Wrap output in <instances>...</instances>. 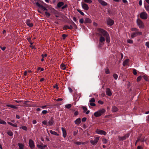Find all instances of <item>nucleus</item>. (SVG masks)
Masks as SVG:
<instances>
[{"mask_svg": "<svg viewBox=\"0 0 149 149\" xmlns=\"http://www.w3.org/2000/svg\"><path fill=\"white\" fill-rule=\"evenodd\" d=\"M97 30L98 32L97 34L98 36H104L108 33L106 31L102 29L97 28Z\"/></svg>", "mask_w": 149, "mask_h": 149, "instance_id": "f257e3e1", "label": "nucleus"}, {"mask_svg": "<svg viewBox=\"0 0 149 149\" xmlns=\"http://www.w3.org/2000/svg\"><path fill=\"white\" fill-rule=\"evenodd\" d=\"M104 37L102 36H100L99 40V43L98 45V47H101L104 44L105 41V38Z\"/></svg>", "mask_w": 149, "mask_h": 149, "instance_id": "f03ea898", "label": "nucleus"}, {"mask_svg": "<svg viewBox=\"0 0 149 149\" xmlns=\"http://www.w3.org/2000/svg\"><path fill=\"white\" fill-rule=\"evenodd\" d=\"M99 138L100 137L99 136L95 137L94 138V140H91L90 141V142L93 145H94L96 144L98 142L99 140Z\"/></svg>", "mask_w": 149, "mask_h": 149, "instance_id": "7ed1b4c3", "label": "nucleus"}, {"mask_svg": "<svg viewBox=\"0 0 149 149\" xmlns=\"http://www.w3.org/2000/svg\"><path fill=\"white\" fill-rule=\"evenodd\" d=\"M140 17L141 19H146L148 18V15L145 12H143L140 14Z\"/></svg>", "mask_w": 149, "mask_h": 149, "instance_id": "20e7f679", "label": "nucleus"}, {"mask_svg": "<svg viewBox=\"0 0 149 149\" xmlns=\"http://www.w3.org/2000/svg\"><path fill=\"white\" fill-rule=\"evenodd\" d=\"M95 132L98 134H101V135H105L107 134V133L105 131L100 130L98 129H97L96 130Z\"/></svg>", "mask_w": 149, "mask_h": 149, "instance_id": "39448f33", "label": "nucleus"}, {"mask_svg": "<svg viewBox=\"0 0 149 149\" xmlns=\"http://www.w3.org/2000/svg\"><path fill=\"white\" fill-rule=\"evenodd\" d=\"M137 23L139 28H143L144 27L143 23L140 19H138L137 20Z\"/></svg>", "mask_w": 149, "mask_h": 149, "instance_id": "423d86ee", "label": "nucleus"}, {"mask_svg": "<svg viewBox=\"0 0 149 149\" xmlns=\"http://www.w3.org/2000/svg\"><path fill=\"white\" fill-rule=\"evenodd\" d=\"M142 35V33L141 32L137 31L135 32H134L132 33L131 35V38H133L136 37L137 35Z\"/></svg>", "mask_w": 149, "mask_h": 149, "instance_id": "0eeeda50", "label": "nucleus"}, {"mask_svg": "<svg viewBox=\"0 0 149 149\" xmlns=\"http://www.w3.org/2000/svg\"><path fill=\"white\" fill-rule=\"evenodd\" d=\"M36 4L37 6L40 7L43 10L46 11L48 10L44 6L40 4L38 2H36Z\"/></svg>", "mask_w": 149, "mask_h": 149, "instance_id": "6e6552de", "label": "nucleus"}, {"mask_svg": "<svg viewBox=\"0 0 149 149\" xmlns=\"http://www.w3.org/2000/svg\"><path fill=\"white\" fill-rule=\"evenodd\" d=\"M29 147L31 149H33L35 148V145L34 144V142L31 139H30L29 140Z\"/></svg>", "mask_w": 149, "mask_h": 149, "instance_id": "1a4fd4ad", "label": "nucleus"}, {"mask_svg": "<svg viewBox=\"0 0 149 149\" xmlns=\"http://www.w3.org/2000/svg\"><path fill=\"white\" fill-rule=\"evenodd\" d=\"M54 118L53 117H51L50 118V120L47 123V125L52 126L53 125L54 123Z\"/></svg>", "mask_w": 149, "mask_h": 149, "instance_id": "9d476101", "label": "nucleus"}, {"mask_svg": "<svg viewBox=\"0 0 149 149\" xmlns=\"http://www.w3.org/2000/svg\"><path fill=\"white\" fill-rule=\"evenodd\" d=\"M114 23V21L110 19L109 18L107 20V24L108 25L110 26L112 25Z\"/></svg>", "mask_w": 149, "mask_h": 149, "instance_id": "9b49d317", "label": "nucleus"}, {"mask_svg": "<svg viewBox=\"0 0 149 149\" xmlns=\"http://www.w3.org/2000/svg\"><path fill=\"white\" fill-rule=\"evenodd\" d=\"M31 22V21L29 19H27L26 22L27 25L30 27H32L33 26V23Z\"/></svg>", "mask_w": 149, "mask_h": 149, "instance_id": "f8f14e48", "label": "nucleus"}, {"mask_svg": "<svg viewBox=\"0 0 149 149\" xmlns=\"http://www.w3.org/2000/svg\"><path fill=\"white\" fill-rule=\"evenodd\" d=\"M106 93L107 95L109 96H111L112 95L111 90L109 88H106Z\"/></svg>", "mask_w": 149, "mask_h": 149, "instance_id": "ddd939ff", "label": "nucleus"}, {"mask_svg": "<svg viewBox=\"0 0 149 149\" xmlns=\"http://www.w3.org/2000/svg\"><path fill=\"white\" fill-rule=\"evenodd\" d=\"M73 28L72 26L70 25V26H69L68 25H65L63 27V29L64 30H66L68 29H72Z\"/></svg>", "mask_w": 149, "mask_h": 149, "instance_id": "4468645a", "label": "nucleus"}, {"mask_svg": "<svg viewBox=\"0 0 149 149\" xmlns=\"http://www.w3.org/2000/svg\"><path fill=\"white\" fill-rule=\"evenodd\" d=\"M82 8L86 10H88L89 7L88 5L85 3H82Z\"/></svg>", "mask_w": 149, "mask_h": 149, "instance_id": "2eb2a0df", "label": "nucleus"}, {"mask_svg": "<svg viewBox=\"0 0 149 149\" xmlns=\"http://www.w3.org/2000/svg\"><path fill=\"white\" fill-rule=\"evenodd\" d=\"M98 1L100 4L104 6H106L107 5L106 2L102 0H98Z\"/></svg>", "mask_w": 149, "mask_h": 149, "instance_id": "dca6fc26", "label": "nucleus"}, {"mask_svg": "<svg viewBox=\"0 0 149 149\" xmlns=\"http://www.w3.org/2000/svg\"><path fill=\"white\" fill-rule=\"evenodd\" d=\"M61 130L63 132V136L64 138H65L67 136V133L65 129L63 127L61 128Z\"/></svg>", "mask_w": 149, "mask_h": 149, "instance_id": "f3484780", "label": "nucleus"}, {"mask_svg": "<svg viewBox=\"0 0 149 149\" xmlns=\"http://www.w3.org/2000/svg\"><path fill=\"white\" fill-rule=\"evenodd\" d=\"M118 110V108L116 106H113L112 108L111 111L113 113L116 112Z\"/></svg>", "mask_w": 149, "mask_h": 149, "instance_id": "a211bd4d", "label": "nucleus"}, {"mask_svg": "<svg viewBox=\"0 0 149 149\" xmlns=\"http://www.w3.org/2000/svg\"><path fill=\"white\" fill-rule=\"evenodd\" d=\"M92 22L91 20L89 18H85L84 23H91Z\"/></svg>", "mask_w": 149, "mask_h": 149, "instance_id": "6ab92c4d", "label": "nucleus"}, {"mask_svg": "<svg viewBox=\"0 0 149 149\" xmlns=\"http://www.w3.org/2000/svg\"><path fill=\"white\" fill-rule=\"evenodd\" d=\"M104 37L106 38V41L107 42L109 43L110 41V37H109V34L108 33Z\"/></svg>", "mask_w": 149, "mask_h": 149, "instance_id": "aec40b11", "label": "nucleus"}, {"mask_svg": "<svg viewBox=\"0 0 149 149\" xmlns=\"http://www.w3.org/2000/svg\"><path fill=\"white\" fill-rule=\"evenodd\" d=\"M129 61V60L128 59H126L125 60L123 63V65L125 66L127 65L128 64Z\"/></svg>", "mask_w": 149, "mask_h": 149, "instance_id": "412c9836", "label": "nucleus"}, {"mask_svg": "<svg viewBox=\"0 0 149 149\" xmlns=\"http://www.w3.org/2000/svg\"><path fill=\"white\" fill-rule=\"evenodd\" d=\"M81 122V118H79L76 119V120L75 121L74 123L75 124H77V125H79Z\"/></svg>", "mask_w": 149, "mask_h": 149, "instance_id": "4be33fe9", "label": "nucleus"}, {"mask_svg": "<svg viewBox=\"0 0 149 149\" xmlns=\"http://www.w3.org/2000/svg\"><path fill=\"white\" fill-rule=\"evenodd\" d=\"M98 111L101 114V116L102 114L105 113V112L106 111V110L105 109H102L99 110Z\"/></svg>", "mask_w": 149, "mask_h": 149, "instance_id": "5701e85b", "label": "nucleus"}, {"mask_svg": "<svg viewBox=\"0 0 149 149\" xmlns=\"http://www.w3.org/2000/svg\"><path fill=\"white\" fill-rule=\"evenodd\" d=\"M6 106L9 107H11L12 108L14 109H17V107H16V106L13 105H11V104H7L6 105Z\"/></svg>", "mask_w": 149, "mask_h": 149, "instance_id": "b1692460", "label": "nucleus"}, {"mask_svg": "<svg viewBox=\"0 0 149 149\" xmlns=\"http://www.w3.org/2000/svg\"><path fill=\"white\" fill-rule=\"evenodd\" d=\"M50 132L51 134H54L57 136H58L59 135V134H57L56 132H55V131H53L52 130H50Z\"/></svg>", "mask_w": 149, "mask_h": 149, "instance_id": "393cba45", "label": "nucleus"}, {"mask_svg": "<svg viewBox=\"0 0 149 149\" xmlns=\"http://www.w3.org/2000/svg\"><path fill=\"white\" fill-rule=\"evenodd\" d=\"M64 4V3L63 2H58L57 5V6L59 8L61 7H62Z\"/></svg>", "mask_w": 149, "mask_h": 149, "instance_id": "a878e982", "label": "nucleus"}, {"mask_svg": "<svg viewBox=\"0 0 149 149\" xmlns=\"http://www.w3.org/2000/svg\"><path fill=\"white\" fill-rule=\"evenodd\" d=\"M30 102V101L27 100L25 101L24 102V103L23 104L24 105V106H30L31 107V105L29 104H27V103L28 102Z\"/></svg>", "mask_w": 149, "mask_h": 149, "instance_id": "bb28decb", "label": "nucleus"}, {"mask_svg": "<svg viewBox=\"0 0 149 149\" xmlns=\"http://www.w3.org/2000/svg\"><path fill=\"white\" fill-rule=\"evenodd\" d=\"M94 115L96 117H98L101 116V114L98 111L95 112L94 114Z\"/></svg>", "mask_w": 149, "mask_h": 149, "instance_id": "cd10ccee", "label": "nucleus"}, {"mask_svg": "<svg viewBox=\"0 0 149 149\" xmlns=\"http://www.w3.org/2000/svg\"><path fill=\"white\" fill-rule=\"evenodd\" d=\"M18 146H19V149H23L24 145L22 143H18Z\"/></svg>", "mask_w": 149, "mask_h": 149, "instance_id": "c85d7f7f", "label": "nucleus"}, {"mask_svg": "<svg viewBox=\"0 0 149 149\" xmlns=\"http://www.w3.org/2000/svg\"><path fill=\"white\" fill-rule=\"evenodd\" d=\"M118 140L119 141H123L124 140H125V138L124 136L121 137L119 136H118Z\"/></svg>", "mask_w": 149, "mask_h": 149, "instance_id": "c756f323", "label": "nucleus"}, {"mask_svg": "<svg viewBox=\"0 0 149 149\" xmlns=\"http://www.w3.org/2000/svg\"><path fill=\"white\" fill-rule=\"evenodd\" d=\"M61 67L62 69L63 70H65L66 69V67L65 66V65L63 64V63H62L61 65Z\"/></svg>", "mask_w": 149, "mask_h": 149, "instance_id": "7c9ffc66", "label": "nucleus"}, {"mask_svg": "<svg viewBox=\"0 0 149 149\" xmlns=\"http://www.w3.org/2000/svg\"><path fill=\"white\" fill-rule=\"evenodd\" d=\"M27 40H28L29 42L30 43V44L31 45H32L33 44V42H31V38L30 37L27 38Z\"/></svg>", "mask_w": 149, "mask_h": 149, "instance_id": "2f4dec72", "label": "nucleus"}, {"mask_svg": "<svg viewBox=\"0 0 149 149\" xmlns=\"http://www.w3.org/2000/svg\"><path fill=\"white\" fill-rule=\"evenodd\" d=\"M105 72L106 74H109L110 73L109 70L108 68H107L105 69Z\"/></svg>", "mask_w": 149, "mask_h": 149, "instance_id": "473e14b6", "label": "nucleus"}, {"mask_svg": "<svg viewBox=\"0 0 149 149\" xmlns=\"http://www.w3.org/2000/svg\"><path fill=\"white\" fill-rule=\"evenodd\" d=\"M7 133L9 136H12L13 135V133L11 131L8 132Z\"/></svg>", "mask_w": 149, "mask_h": 149, "instance_id": "72a5a7b5", "label": "nucleus"}, {"mask_svg": "<svg viewBox=\"0 0 149 149\" xmlns=\"http://www.w3.org/2000/svg\"><path fill=\"white\" fill-rule=\"evenodd\" d=\"M0 123L4 125H6V123L5 121L1 119H0Z\"/></svg>", "mask_w": 149, "mask_h": 149, "instance_id": "f704fd0d", "label": "nucleus"}, {"mask_svg": "<svg viewBox=\"0 0 149 149\" xmlns=\"http://www.w3.org/2000/svg\"><path fill=\"white\" fill-rule=\"evenodd\" d=\"M72 106L71 104H68L65 105V107L67 109H70Z\"/></svg>", "mask_w": 149, "mask_h": 149, "instance_id": "c9c22d12", "label": "nucleus"}, {"mask_svg": "<svg viewBox=\"0 0 149 149\" xmlns=\"http://www.w3.org/2000/svg\"><path fill=\"white\" fill-rule=\"evenodd\" d=\"M102 141L103 143H107V139L105 138H103Z\"/></svg>", "mask_w": 149, "mask_h": 149, "instance_id": "e433bc0d", "label": "nucleus"}, {"mask_svg": "<svg viewBox=\"0 0 149 149\" xmlns=\"http://www.w3.org/2000/svg\"><path fill=\"white\" fill-rule=\"evenodd\" d=\"M127 42L130 44H132L133 43V41L132 40L128 39L127 40Z\"/></svg>", "mask_w": 149, "mask_h": 149, "instance_id": "4c0bfd02", "label": "nucleus"}, {"mask_svg": "<svg viewBox=\"0 0 149 149\" xmlns=\"http://www.w3.org/2000/svg\"><path fill=\"white\" fill-rule=\"evenodd\" d=\"M143 77L144 79L147 81H148V77L144 75L142 76V77Z\"/></svg>", "mask_w": 149, "mask_h": 149, "instance_id": "58836bf2", "label": "nucleus"}, {"mask_svg": "<svg viewBox=\"0 0 149 149\" xmlns=\"http://www.w3.org/2000/svg\"><path fill=\"white\" fill-rule=\"evenodd\" d=\"M84 2L89 3H91L92 2V1L91 0H84Z\"/></svg>", "mask_w": 149, "mask_h": 149, "instance_id": "ea45409f", "label": "nucleus"}, {"mask_svg": "<svg viewBox=\"0 0 149 149\" xmlns=\"http://www.w3.org/2000/svg\"><path fill=\"white\" fill-rule=\"evenodd\" d=\"M142 78V76H139L137 79V82L139 81L141 79V78Z\"/></svg>", "mask_w": 149, "mask_h": 149, "instance_id": "a19ab883", "label": "nucleus"}, {"mask_svg": "<svg viewBox=\"0 0 149 149\" xmlns=\"http://www.w3.org/2000/svg\"><path fill=\"white\" fill-rule=\"evenodd\" d=\"M45 15L47 17H49L51 15V14L50 13H48L47 12H45Z\"/></svg>", "mask_w": 149, "mask_h": 149, "instance_id": "79ce46f5", "label": "nucleus"}, {"mask_svg": "<svg viewBox=\"0 0 149 149\" xmlns=\"http://www.w3.org/2000/svg\"><path fill=\"white\" fill-rule=\"evenodd\" d=\"M113 77L115 79H117L118 76L117 74H113Z\"/></svg>", "mask_w": 149, "mask_h": 149, "instance_id": "37998d69", "label": "nucleus"}, {"mask_svg": "<svg viewBox=\"0 0 149 149\" xmlns=\"http://www.w3.org/2000/svg\"><path fill=\"white\" fill-rule=\"evenodd\" d=\"M74 143L77 145H79L81 144H83L84 143H82L81 142H75Z\"/></svg>", "mask_w": 149, "mask_h": 149, "instance_id": "c03bdc74", "label": "nucleus"}, {"mask_svg": "<svg viewBox=\"0 0 149 149\" xmlns=\"http://www.w3.org/2000/svg\"><path fill=\"white\" fill-rule=\"evenodd\" d=\"M82 108L84 110V112H86L87 110V109L86 106H83Z\"/></svg>", "mask_w": 149, "mask_h": 149, "instance_id": "a18cd8bd", "label": "nucleus"}, {"mask_svg": "<svg viewBox=\"0 0 149 149\" xmlns=\"http://www.w3.org/2000/svg\"><path fill=\"white\" fill-rule=\"evenodd\" d=\"M131 30L132 31H135L136 32H137L138 30L135 28H133L131 29Z\"/></svg>", "mask_w": 149, "mask_h": 149, "instance_id": "49530a36", "label": "nucleus"}, {"mask_svg": "<svg viewBox=\"0 0 149 149\" xmlns=\"http://www.w3.org/2000/svg\"><path fill=\"white\" fill-rule=\"evenodd\" d=\"M95 101V100L94 98H92L89 101L90 102H94Z\"/></svg>", "mask_w": 149, "mask_h": 149, "instance_id": "de8ad7c7", "label": "nucleus"}, {"mask_svg": "<svg viewBox=\"0 0 149 149\" xmlns=\"http://www.w3.org/2000/svg\"><path fill=\"white\" fill-rule=\"evenodd\" d=\"M133 72L134 74L135 75H136L137 73L136 70L135 69H133Z\"/></svg>", "mask_w": 149, "mask_h": 149, "instance_id": "09e8293b", "label": "nucleus"}, {"mask_svg": "<svg viewBox=\"0 0 149 149\" xmlns=\"http://www.w3.org/2000/svg\"><path fill=\"white\" fill-rule=\"evenodd\" d=\"M22 129H23L25 130H27V127H26L25 126H22Z\"/></svg>", "mask_w": 149, "mask_h": 149, "instance_id": "8fccbe9b", "label": "nucleus"}, {"mask_svg": "<svg viewBox=\"0 0 149 149\" xmlns=\"http://www.w3.org/2000/svg\"><path fill=\"white\" fill-rule=\"evenodd\" d=\"M140 140V137H138V138H137V140H136V142H135V145L136 146L137 143Z\"/></svg>", "mask_w": 149, "mask_h": 149, "instance_id": "3c124183", "label": "nucleus"}, {"mask_svg": "<svg viewBox=\"0 0 149 149\" xmlns=\"http://www.w3.org/2000/svg\"><path fill=\"white\" fill-rule=\"evenodd\" d=\"M77 11H78V12L79 13L82 15H84V13L82 12L80 10H77Z\"/></svg>", "mask_w": 149, "mask_h": 149, "instance_id": "603ef678", "label": "nucleus"}, {"mask_svg": "<svg viewBox=\"0 0 149 149\" xmlns=\"http://www.w3.org/2000/svg\"><path fill=\"white\" fill-rule=\"evenodd\" d=\"M68 7V5L67 4H65V5L64 6H63L62 7V9H65V8H66L67 7Z\"/></svg>", "mask_w": 149, "mask_h": 149, "instance_id": "864d4df0", "label": "nucleus"}, {"mask_svg": "<svg viewBox=\"0 0 149 149\" xmlns=\"http://www.w3.org/2000/svg\"><path fill=\"white\" fill-rule=\"evenodd\" d=\"M145 8L146 9V10L149 11V5H148V6H145Z\"/></svg>", "mask_w": 149, "mask_h": 149, "instance_id": "5fc2aeb1", "label": "nucleus"}, {"mask_svg": "<svg viewBox=\"0 0 149 149\" xmlns=\"http://www.w3.org/2000/svg\"><path fill=\"white\" fill-rule=\"evenodd\" d=\"M129 134H125L124 136L125 138L126 139L128 137H129Z\"/></svg>", "mask_w": 149, "mask_h": 149, "instance_id": "6e6d98bb", "label": "nucleus"}, {"mask_svg": "<svg viewBox=\"0 0 149 149\" xmlns=\"http://www.w3.org/2000/svg\"><path fill=\"white\" fill-rule=\"evenodd\" d=\"M68 36V35H66V34H63L62 35V37L63 38V39H65V38L67 37Z\"/></svg>", "mask_w": 149, "mask_h": 149, "instance_id": "4d7b16f0", "label": "nucleus"}, {"mask_svg": "<svg viewBox=\"0 0 149 149\" xmlns=\"http://www.w3.org/2000/svg\"><path fill=\"white\" fill-rule=\"evenodd\" d=\"M72 24L73 25L74 28L75 29H77V26L76 24L73 22H72Z\"/></svg>", "mask_w": 149, "mask_h": 149, "instance_id": "13d9d810", "label": "nucleus"}, {"mask_svg": "<svg viewBox=\"0 0 149 149\" xmlns=\"http://www.w3.org/2000/svg\"><path fill=\"white\" fill-rule=\"evenodd\" d=\"M42 123L45 125H47V121L44 120L42 121Z\"/></svg>", "mask_w": 149, "mask_h": 149, "instance_id": "bf43d9fd", "label": "nucleus"}, {"mask_svg": "<svg viewBox=\"0 0 149 149\" xmlns=\"http://www.w3.org/2000/svg\"><path fill=\"white\" fill-rule=\"evenodd\" d=\"M79 22L81 23L82 24L84 22V19L83 18H81L79 20Z\"/></svg>", "mask_w": 149, "mask_h": 149, "instance_id": "052dcab7", "label": "nucleus"}, {"mask_svg": "<svg viewBox=\"0 0 149 149\" xmlns=\"http://www.w3.org/2000/svg\"><path fill=\"white\" fill-rule=\"evenodd\" d=\"M90 105L92 106H95V104L93 102H90Z\"/></svg>", "mask_w": 149, "mask_h": 149, "instance_id": "680f3d73", "label": "nucleus"}, {"mask_svg": "<svg viewBox=\"0 0 149 149\" xmlns=\"http://www.w3.org/2000/svg\"><path fill=\"white\" fill-rule=\"evenodd\" d=\"M58 85L56 84L53 87L54 88H56L57 89H58Z\"/></svg>", "mask_w": 149, "mask_h": 149, "instance_id": "e2e57ef3", "label": "nucleus"}, {"mask_svg": "<svg viewBox=\"0 0 149 149\" xmlns=\"http://www.w3.org/2000/svg\"><path fill=\"white\" fill-rule=\"evenodd\" d=\"M0 48H1L2 50L4 51L6 49V47H2L1 46H0Z\"/></svg>", "mask_w": 149, "mask_h": 149, "instance_id": "0e129e2a", "label": "nucleus"}, {"mask_svg": "<svg viewBox=\"0 0 149 149\" xmlns=\"http://www.w3.org/2000/svg\"><path fill=\"white\" fill-rule=\"evenodd\" d=\"M78 114H79V112L78 111H76L74 113V115L75 116L78 115Z\"/></svg>", "mask_w": 149, "mask_h": 149, "instance_id": "69168bd1", "label": "nucleus"}, {"mask_svg": "<svg viewBox=\"0 0 149 149\" xmlns=\"http://www.w3.org/2000/svg\"><path fill=\"white\" fill-rule=\"evenodd\" d=\"M86 119L87 118L86 117L83 118L82 119V122H85L86 120Z\"/></svg>", "mask_w": 149, "mask_h": 149, "instance_id": "338daca9", "label": "nucleus"}, {"mask_svg": "<svg viewBox=\"0 0 149 149\" xmlns=\"http://www.w3.org/2000/svg\"><path fill=\"white\" fill-rule=\"evenodd\" d=\"M146 45L149 48V42H146Z\"/></svg>", "mask_w": 149, "mask_h": 149, "instance_id": "774afa93", "label": "nucleus"}]
</instances>
